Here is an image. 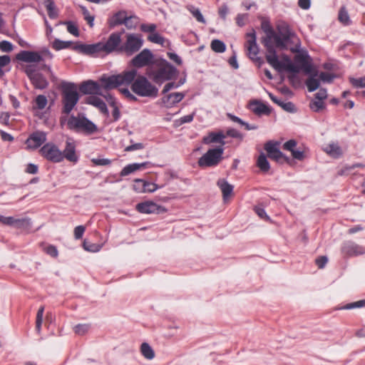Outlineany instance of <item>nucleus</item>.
<instances>
[{
    "instance_id": "obj_26",
    "label": "nucleus",
    "mask_w": 365,
    "mask_h": 365,
    "mask_svg": "<svg viewBox=\"0 0 365 365\" xmlns=\"http://www.w3.org/2000/svg\"><path fill=\"white\" fill-rule=\"evenodd\" d=\"M250 106L252 112L256 115H269L270 113V109L269 107L259 100L251 101L250 102Z\"/></svg>"
},
{
    "instance_id": "obj_30",
    "label": "nucleus",
    "mask_w": 365,
    "mask_h": 365,
    "mask_svg": "<svg viewBox=\"0 0 365 365\" xmlns=\"http://www.w3.org/2000/svg\"><path fill=\"white\" fill-rule=\"evenodd\" d=\"M217 186L220 188L223 199L225 200L229 197L233 191V186L228 183V182L223 178H220L217 182Z\"/></svg>"
},
{
    "instance_id": "obj_9",
    "label": "nucleus",
    "mask_w": 365,
    "mask_h": 365,
    "mask_svg": "<svg viewBox=\"0 0 365 365\" xmlns=\"http://www.w3.org/2000/svg\"><path fill=\"white\" fill-rule=\"evenodd\" d=\"M24 71L35 88L43 90L48 87V81L42 73L36 71L35 66H26Z\"/></svg>"
},
{
    "instance_id": "obj_8",
    "label": "nucleus",
    "mask_w": 365,
    "mask_h": 365,
    "mask_svg": "<svg viewBox=\"0 0 365 365\" xmlns=\"http://www.w3.org/2000/svg\"><path fill=\"white\" fill-rule=\"evenodd\" d=\"M142 36L136 34L126 35L125 41L121 45L120 52L125 53L127 56H132L138 52L143 45Z\"/></svg>"
},
{
    "instance_id": "obj_1",
    "label": "nucleus",
    "mask_w": 365,
    "mask_h": 365,
    "mask_svg": "<svg viewBox=\"0 0 365 365\" xmlns=\"http://www.w3.org/2000/svg\"><path fill=\"white\" fill-rule=\"evenodd\" d=\"M137 71L132 69L117 75H103L100 78V82L106 90L131 84V90L136 95L151 98H157L159 93L158 87L153 84L146 76H139L135 79Z\"/></svg>"
},
{
    "instance_id": "obj_31",
    "label": "nucleus",
    "mask_w": 365,
    "mask_h": 365,
    "mask_svg": "<svg viewBox=\"0 0 365 365\" xmlns=\"http://www.w3.org/2000/svg\"><path fill=\"white\" fill-rule=\"evenodd\" d=\"M108 101V103H109L110 106L113 108V111H112L113 120L115 122L118 121L120 118V111L117 105L115 98L114 97H113L112 96L109 95Z\"/></svg>"
},
{
    "instance_id": "obj_29",
    "label": "nucleus",
    "mask_w": 365,
    "mask_h": 365,
    "mask_svg": "<svg viewBox=\"0 0 365 365\" xmlns=\"http://www.w3.org/2000/svg\"><path fill=\"white\" fill-rule=\"evenodd\" d=\"M135 182L142 185V189L138 188L136 185H134V189L138 192H153L158 188L156 184L146 182L142 179H136L135 180Z\"/></svg>"
},
{
    "instance_id": "obj_13",
    "label": "nucleus",
    "mask_w": 365,
    "mask_h": 365,
    "mask_svg": "<svg viewBox=\"0 0 365 365\" xmlns=\"http://www.w3.org/2000/svg\"><path fill=\"white\" fill-rule=\"evenodd\" d=\"M341 252L344 257H356L365 254V247L353 241H346L341 245Z\"/></svg>"
},
{
    "instance_id": "obj_42",
    "label": "nucleus",
    "mask_w": 365,
    "mask_h": 365,
    "mask_svg": "<svg viewBox=\"0 0 365 365\" xmlns=\"http://www.w3.org/2000/svg\"><path fill=\"white\" fill-rule=\"evenodd\" d=\"M187 9L192 14V16L196 19V20L200 23H205V20L201 14L199 9L194 7L193 6H188Z\"/></svg>"
},
{
    "instance_id": "obj_33",
    "label": "nucleus",
    "mask_w": 365,
    "mask_h": 365,
    "mask_svg": "<svg viewBox=\"0 0 365 365\" xmlns=\"http://www.w3.org/2000/svg\"><path fill=\"white\" fill-rule=\"evenodd\" d=\"M140 352L147 359H153L155 357V352L152 347L146 342H143L140 346Z\"/></svg>"
},
{
    "instance_id": "obj_28",
    "label": "nucleus",
    "mask_w": 365,
    "mask_h": 365,
    "mask_svg": "<svg viewBox=\"0 0 365 365\" xmlns=\"http://www.w3.org/2000/svg\"><path fill=\"white\" fill-rule=\"evenodd\" d=\"M150 164L149 162H144L142 163H132L125 166L120 173L121 177H124L134 173L140 169L146 168Z\"/></svg>"
},
{
    "instance_id": "obj_19",
    "label": "nucleus",
    "mask_w": 365,
    "mask_h": 365,
    "mask_svg": "<svg viewBox=\"0 0 365 365\" xmlns=\"http://www.w3.org/2000/svg\"><path fill=\"white\" fill-rule=\"evenodd\" d=\"M101 88L99 83L92 80L83 81L79 86L80 92L85 95H101Z\"/></svg>"
},
{
    "instance_id": "obj_40",
    "label": "nucleus",
    "mask_w": 365,
    "mask_h": 365,
    "mask_svg": "<svg viewBox=\"0 0 365 365\" xmlns=\"http://www.w3.org/2000/svg\"><path fill=\"white\" fill-rule=\"evenodd\" d=\"M325 151L334 158H339L341 154L340 147L334 143L328 145Z\"/></svg>"
},
{
    "instance_id": "obj_4",
    "label": "nucleus",
    "mask_w": 365,
    "mask_h": 365,
    "mask_svg": "<svg viewBox=\"0 0 365 365\" xmlns=\"http://www.w3.org/2000/svg\"><path fill=\"white\" fill-rule=\"evenodd\" d=\"M62 91V113L68 115L79 101V95L75 83L63 81L61 85Z\"/></svg>"
},
{
    "instance_id": "obj_2",
    "label": "nucleus",
    "mask_w": 365,
    "mask_h": 365,
    "mask_svg": "<svg viewBox=\"0 0 365 365\" xmlns=\"http://www.w3.org/2000/svg\"><path fill=\"white\" fill-rule=\"evenodd\" d=\"M261 27L266 34L265 36L262 38L261 42L267 51L266 60L267 63L278 71L284 70L299 73V68L294 65L287 56L284 58V61H279L275 46L272 41H277L279 43H281V41H279V38L277 36V33L274 31L269 21H262Z\"/></svg>"
},
{
    "instance_id": "obj_18",
    "label": "nucleus",
    "mask_w": 365,
    "mask_h": 365,
    "mask_svg": "<svg viewBox=\"0 0 365 365\" xmlns=\"http://www.w3.org/2000/svg\"><path fill=\"white\" fill-rule=\"evenodd\" d=\"M297 143L295 140L291 139L287 140L283 144V149L288 150L292 153V156L294 159L297 160H303L306 158L304 150L297 148Z\"/></svg>"
},
{
    "instance_id": "obj_61",
    "label": "nucleus",
    "mask_w": 365,
    "mask_h": 365,
    "mask_svg": "<svg viewBox=\"0 0 365 365\" xmlns=\"http://www.w3.org/2000/svg\"><path fill=\"white\" fill-rule=\"evenodd\" d=\"M156 28H157V26L154 24H142L140 25L141 31L145 32V33L153 34L156 30Z\"/></svg>"
},
{
    "instance_id": "obj_62",
    "label": "nucleus",
    "mask_w": 365,
    "mask_h": 365,
    "mask_svg": "<svg viewBox=\"0 0 365 365\" xmlns=\"http://www.w3.org/2000/svg\"><path fill=\"white\" fill-rule=\"evenodd\" d=\"M334 77V75L327 72H321L319 73V79L324 83H331Z\"/></svg>"
},
{
    "instance_id": "obj_48",
    "label": "nucleus",
    "mask_w": 365,
    "mask_h": 365,
    "mask_svg": "<svg viewBox=\"0 0 365 365\" xmlns=\"http://www.w3.org/2000/svg\"><path fill=\"white\" fill-rule=\"evenodd\" d=\"M11 62V58L8 55L0 56V78H2L5 73L3 68L9 65Z\"/></svg>"
},
{
    "instance_id": "obj_7",
    "label": "nucleus",
    "mask_w": 365,
    "mask_h": 365,
    "mask_svg": "<svg viewBox=\"0 0 365 365\" xmlns=\"http://www.w3.org/2000/svg\"><path fill=\"white\" fill-rule=\"evenodd\" d=\"M278 33L277 36L279 38L281 43L274 41L275 46L284 50L287 48V45L292 43V38L295 37V34L291 29L289 24L284 21L279 22L277 26Z\"/></svg>"
},
{
    "instance_id": "obj_41",
    "label": "nucleus",
    "mask_w": 365,
    "mask_h": 365,
    "mask_svg": "<svg viewBox=\"0 0 365 365\" xmlns=\"http://www.w3.org/2000/svg\"><path fill=\"white\" fill-rule=\"evenodd\" d=\"M139 18L135 15L127 16V20L125 21L123 25L128 29H135L138 23Z\"/></svg>"
},
{
    "instance_id": "obj_20",
    "label": "nucleus",
    "mask_w": 365,
    "mask_h": 365,
    "mask_svg": "<svg viewBox=\"0 0 365 365\" xmlns=\"http://www.w3.org/2000/svg\"><path fill=\"white\" fill-rule=\"evenodd\" d=\"M18 61L26 63H40L43 61L42 56L36 51H21L16 54Z\"/></svg>"
},
{
    "instance_id": "obj_53",
    "label": "nucleus",
    "mask_w": 365,
    "mask_h": 365,
    "mask_svg": "<svg viewBox=\"0 0 365 365\" xmlns=\"http://www.w3.org/2000/svg\"><path fill=\"white\" fill-rule=\"evenodd\" d=\"M119 91L129 101L135 102L138 101V98L131 93L128 88H120Z\"/></svg>"
},
{
    "instance_id": "obj_44",
    "label": "nucleus",
    "mask_w": 365,
    "mask_h": 365,
    "mask_svg": "<svg viewBox=\"0 0 365 365\" xmlns=\"http://www.w3.org/2000/svg\"><path fill=\"white\" fill-rule=\"evenodd\" d=\"M63 24L66 25L68 32L74 36H79L80 34L78 28L73 22L68 21L63 22Z\"/></svg>"
},
{
    "instance_id": "obj_27",
    "label": "nucleus",
    "mask_w": 365,
    "mask_h": 365,
    "mask_svg": "<svg viewBox=\"0 0 365 365\" xmlns=\"http://www.w3.org/2000/svg\"><path fill=\"white\" fill-rule=\"evenodd\" d=\"M62 153L63 159L66 158L70 162L76 163L78 160L76 153V145L72 142L66 141V148Z\"/></svg>"
},
{
    "instance_id": "obj_55",
    "label": "nucleus",
    "mask_w": 365,
    "mask_h": 365,
    "mask_svg": "<svg viewBox=\"0 0 365 365\" xmlns=\"http://www.w3.org/2000/svg\"><path fill=\"white\" fill-rule=\"evenodd\" d=\"M365 307V299L359 300L355 302L349 303L345 305L342 309H351L354 308H361Z\"/></svg>"
},
{
    "instance_id": "obj_47",
    "label": "nucleus",
    "mask_w": 365,
    "mask_h": 365,
    "mask_svg": "<svg viewBox=\"0 0 365 365\" xmlns=\"http://www.w3.org/2000/svg\"><path fill=\"white\" fill-rule=\"evenodd\" d=\"M43 312H44V307H41L37 312L36 320V329L38 332H40V331H41V324L43 322Z\"/></svg>"
},
{
    "instance_id": "obj_39",
    "label": "nucleus",
    "mask_w": 365,
    "mask_h": 365,
    "mask_svg": "<svg viewBox=\"0 0 365 365\" xmlns=\"http://www.w3.org/2000/svg\"><path fill=\"white\" fill-rule=\"evenodd\" d=\"M339 21L345 26H349L351 24L349 15L346 10L345 7H341L339 11Z\"/></svg>"
},
{
    "instance_id": "obj_3",
    "label": "nucleus",
    "mask_w": 365,
    "mask_h": 365,
    "mask_svg": "<svg viewBox=\"0 0 365 365\" xmlns=\"http://www.w3.org/2000/svg\"><path fill=\"white\" fill-rule=\"evenodd\" d=\"M177 68L163 58L155 59L153 65L146 68L148 78L157 85L174 79L178 75Z\"/></svg>"
},
{
    "instance_id": "obj_25",
    "label": "nucleus",
    "mask_w": 365,
    "mask_h": 365,
    "mask_svg": "<svg viewBox=\"0 0 365 365\" xmlns=\"http://www.w3.org/2000/svg\"><path fill=\"white\" fill-rule=\"evenodd\" d=\"M268 96L269 98L274 102V103L279 106L281 108H283L285 111H287L289 113H295L297 112V108L295 105L292 102H284L281 99L278 98L277 96H275L273 93L270 92H267Z\"/></svg>"
},
{
    "instance_id": "obj_63",
    "label": "nucleus",
    "mask_w": 365,
    "mask_h": 365,
    "mask_svg": "<svg viewBox=\"0 0 365 365\" xmlns=\"http://www.w3.org/2000/svg\"><path fill=\"white\" fill-rule=\"evenodd\" d=\"M225 135L226 136H230V137H232L234 138L242 139L243 138L242 134L235 128L228 129L226 132V134H225Z\"/></svg>"
},
{
    "instance_id": "obj_15",
    "label": "nucleus",
    "mask_w": 365,
    "mask_h": 365,
    "mask_svg": "<svg viewBox=\"0 0 365 365\" xmlns=\"http://www.w3.org/2000/svg\"><path fill=\"white\" fill-rule=\"evenodd\" d=\"M72 49L80 53L90 56L100 52H103L101 48V42H98L97 43L93 44H84L77 43L72 47Z\"/></svg>"
},
{
    "instance_id": "obj_50",
    "label": "nucleus",
    "mask_w": 365,
    "mask_h": 365,
    "mask_svg": "<svg viewBox=\"0 0 365 365\" xmlns=\"http://www.w3.org/2000/svg\"><path fill=\"white\" fill-rule=\"evenodd\" d=\"M82 10V14L83 15L84 19L88 22L89 26L92 27L93 26L94 21V16L91 15L88 10L85 6H81Z\"/></svg>"
},
{
    "instance_id": "obj_45",
    "label": "nucleus",
    "mask_w": 365,
    "mask_h": 365,
    "mask_svg": "<svg viewBox=\"0 0 365 365\" xmlns=\"http://www.w3.org/2000/svg\"><path fill=\"white\" fill-rule=\"evenodd\" d=\"M90 325L88 324H78L73 327L74 332L78 335H84L88 331Z\"/></svg>"
},
{
    "instance_id": "obj_37",
    "label": "nucleus",
    "mask_w": 365,
    "mask_h": 365,
    "mask_svg": "<svg viewBox=\"0 0 365 365\" xmlns=\"http://www.w3.org/2000/svg\"><path fill=\"white\" fill-rule=\"evenodd\" d=\"M305 84L307 87L309 92H313L319 88L320 86V80L314 77H309L306 81Z\"/></svg>"
},
{
    "instance_id": "obj_14",
    "label": "nucleus",
    "mask_w": 365,
    "mask_h": 365,
    "mask_svg": "<svg viewBox=\"0 0 365 365\" xmlns=\"http://www.w3.org/2000/svg\"><path fill=\"white\" fill-rule=\"evenodd\" d=\"M248 37L247 43V51L248 56L251 60L253 61L259 62L260 61V58L257 56L259 53V47L257 44V37L256 34L254 30L252 32L248 33L247 34Z\"/></svg>"
},
{
    "instance_id": "obj_12",
    "label": "nucleus",
    "mask_w": 365,
    "mask_h": 365,
    "mask_svg": "<svg viewBox=\"0 0 365 365\" xmlns=\"http://www.w3.org/2000/svg\"><path fill=\"white\" fill-rule=\"evenodd\" d=\"M121 43V34L118 32L112 33L106 43L101 42L103 52L110 53L113 51H120Z\"/></svg>"
},
{
    "instance_id": "obj_5",
    "label": "nucleus",
    "mask_w": 365,
    "mask_h": 365,
    "mask_svg": "<svg viewBox=\"0 0 365 365\" xmlns=\"http://www.w3.org/2000/svg\"><path fill=\"white\" fill-rule=\"evenodd\" d=\"M68 128L89 135L97 132V125L84 115H71L67 122Z\"/></svg>"
},
{
    "instance_id": "obj_34",
    "label": "nucleus",
    "mask_w": 365,
    "mask_h": 365,
    "mask_svg": "<svg viewBox=\"0 0 365 365\" xmlns=\"http://www.w3.org/2000/svg\"><path fill=\"white\" fill-rule=\"evenodd\" d=\"M269 158L279 163H287L289 164L292 161L291 159L286 156L282 152H281L279 149L275 151L274 153L270 155Z\"/></svg>"
},
{
    "instance_id": "obj_46",
    "label": "nucleus",
    "mask_w": 365,
    "mask_h": 365,
    "mask_svg": "<svg viewBox=\"0 0 365 365\" xmlns=\"http://www.w3.org/2000/svg\"><path fill=\"white\" fill-rule=\"evenodd\" d=\"M148 40L152 43H158L162 46L163 45L165 41V38L159 34L155 32L150 34L148 36Z\"/></svg>"
},
{
    "instance_id": "obj_51",
    "label": "nucleus",
    "mask_w": 365,
    "mask_h": 365,
    "mask_svg": "<svg viewBox=\"0 0 365 365\" xmlns=\"http://www.w3.org/2000/svg\"><path fill=\"white\" fill-rule=\"evenodd\" d=\"M36 104L38 109L42 110L43 109L48 103L47 98L44 95H38L36 98Z\"/></svg>"
},
{
    "instance_id": "obj_10",
    "label": "nucleus",
    "mask_w": 365,
    "mask_h": 365,
    "mask_svg": "<svg viewBox=\"0 0 365 365\" xmlns=\"http://www.w3.org/2000/svg\"><path fill=\"white\" fill-rule=\"evenodd\" d=\"M41 156L52 163H61L63 160V155L53 143L44 144L39 150Z\"/></svg>"
},
{
    "instance_id": "obj_58",
    "label": "nucleus",
    "mask_w": 365,
    "mask_h": 365,
    "mask_svg": "<svg viewBox=\"0 0 365 365\" xmlns=\"http://www.w3.org/2000/svg\"><path fill=\"white\" fill-rule=\"evenodd\" d=\"M309 58L310 56L307 53H299L294 56V61L299 65L300 67L305 61L309 59Z\"/></svg>"
},
{
    "instance_id": "obj_38",
    "label": "nucleus",
    "mask_w": 365,
    "mask_h": 365,
    "mask_svg": "<svg viewBox=\"0 0 365 365\" xmlns=\"http://www.w3.org/2000/svg\"><path fill=\"white\" fill-rule=\"evenodd\" d=\"M210 47L212 50L216 53H223L226 49L225 43L219 39L212 40Z\"/></svg>"
},
{
    "instance_id": "obj_17",
    "label": "nucleus",
    "mask_w": 365,
    "mask_h": 365,
    "mask_svg": "<svg viewBox=\"0 0 365 365\" xmlns=\"http://www.w3.org/2000/svg\"><path fill=\"white\" fill-rule=\"evenodd\" d=\"M136 210L143 214L162 213L166 211V209L151 201H145L137 204Z\"/></svg>"
},
{
    "instance_id": "obj_43",
    "label": "nucleus",
    "mask_w": 365,
    "mask_h": 365,
    "mask_svg": "<svg viewBox=\"0 0 365 365\" xmlns=\"http://www.w3.org/2000/svg\"><path fill=\"white\" fill-rule=\"evenodd\" d=\"M309 107L313 111L319 113L325 108V104L324 101L315 99L310 102Z\"/></svg>"
},
{
    "instance_id": "obj_23",
    "label": "nucleus",
    "mask_w": 365,
    "mask_h": 365,
    "mask_svg": "<svg viewBox=\"0 0 365 365\" xmlns=\"http://www.w3.org/2000/svg\"><path fill=\"white\" fill-rule=\"evenodd\" d=\"M86 103L92 105L97 108L103 114L108 115L109 112L106 103L99 97L90 96L86 99Z\"/></svg>"
},
{
    "instance_id": "obj_59",
    "label": "nucleus",
    "mask_w": 365,
    "mask_h": 365,
    "mask_svg": "<svg viewBox=\"0 0 365 365\" xmlns=\"http://www.w3.org/2000/svg\"><path fill=\"white\" fill-rule=\"evenodd\" d=\"M91 162L94 165L107 166L111 164V160L108 158H92Z\"/></svg>"
},
{
    "instance_id": "obj_52",
    "label": "nucleus",
    "mask_w": 365,
    "mask_h": 365,
    "mask_svg": "<svg viewBox=\"0 0 365 365\" xmlns=\"http://www.w3.org/2000/svg\"><path fill=\"white\" fill-rule=\"evenodd\" d=\"M264 149L267 152L268 156L274 153L275 151L278 150L277 143H274L272 141H268L264 145Z\"/></svg>"
},
{
    "instance_id": "obj_11",
    "label": "nucleus",
    "mask_w": 365,
    "mask_h": 365,
    "mask_svg": "<svg viewBox=\"0 0 365 365\" xmlns=\"http://www.w3.org/2000/svg\"><path fill=\"white\" fill-rule=\"evenodd\" d=\"M154 55L148 48H144L137 54L132 60L131 64L135 68L149 67L155 62Z\"/></svg>"
},
{
    "instance_id": "obj_35",
    "label": "nucleus",
    "mask_w": 365,
    "mask_h": 365,
    "mask_svg": "<svg viewBox=\"0 0 365 365\" xmlns=\"http://www.w3.org/2000/svg\"><path fill=\"white\" fill-rule=\"evenodd\" d=\"M31 225V220L29 218H15L14 220L13 227L18 229H27Z\"/></svg>"
},
{
    "instance_id": "obj_32",
    "label": "nucleus",
    "mask_w": 365,
    "mask_h": 365,
    "mask_svg": "<svg viewBox=\"0 0 365 365\" xmlns=\"http://www.w3.org/2000/svg\"><path fill=\"white\" fill-rule=\"evenodd\" d=\"M257 165L263 173H267L269 171L270 168L269 163L263 153L259 155L257 160Z\"/></svg>"
},
{
    "instance_id": "obj_49",
    "label": "nucleus",
    "mask_w": 365,
    "mask_h": 365,
    "mask_svg": "<svg viewBox=\"0 0 365 365\" xmlns=\"http://www.w3.org/2000/svg\"><path fill=\"white\" fill-rule=\"evenodd\" d=\"M349 82L355 88H365V77L359 78L350 77Z\"/></svg>"
},
{
    "instance_id": "obj_60",
    "label": "nucleus",
    "mask_w": 365,
    "mask_h": 365,
    "mask_svg": "<svg viewBox=\"0 0 365 365\" xmlns=\"http://www.w3.org/2000/svg\"><path fill=\"white\" fill-rule=\"evenodd\" d=\"M195 116V113H192L191 114L184 115L176 120V123L178 125H181L184 123H190L193 120Z\"/></svg>"
},
{
    "instance_id": "obj_64",
    "label": "nucleus",
    "mask_w": 365,
    "mask_h": 365,
    "mask_svg": "<svg viewBox=\"0 0 365 365\" xmlns=\"http://www.w3.org/2000/svg\"><path fill=\"white\" fill-rule=\"evenodd\" d=\"M85 227L83 225H78L74 229V237L76 240H80L82 238L83 233L85 232Z\"/></svg>"
},
{
    "instance_id": "obj_6",
    "label": "nucleus",
    "mask_w": 365,
    "mask_h": 365,
    "mask_svg": "<svg viewBox=\"0 0 365 365\" xmlns=\"http://www.w3.org/2000/svg\"><path fill=\"white\" fill-rule=\"evenodd\" d=\"M224 148L218 146L209 149L198 160V165L201 168H211L217 166L222 160Z\"/></svg>"
},
{
    "instance_id": "obj_21",
    "label": "nucleus",
    "mask_w": 365,
    "mask_h": 365,
    "mask_svg": "<svg viewBox=\"0 0 365 365\" xmlns=\"http://www.w3.org/2000/svg\"><path fill=\"white\" fill-rule=\"evenodd\" d=\"M225 138L226 135L222 130L219 132H210L206 136L203 137L202 143L205 145L220 143V146L222 147L225 144Z\"/></svg>"
},
{
    "instance_id": "obj_16",
    "label": "nucleus",
    "mask_w": 365,
    "mask_h": 365,
    "mask_svg": "<svg viewBox=\"0 0 365 365\" xmlns=\"http://www.w3.org/2000/svg\"><path fill=\"white\" fill-rule=\"evenodd\" d=\"M46 140V134L43 131H35L32 133L26 140V145L29 149H36Z\"/></svg>"
},
{
    "instance_id": "obj_36",
    "label": "nucleus",
    "mask_w": 365,
    "mask_h": 365,
    "mask_svg": "<svg viewBox=\"0 0 365 365\" xmlns=\"http://www.w3.org/2000/svg\"><path fill=\"white\" fill-rule=\"evenodd\" d=\"M73 42L71 41H62L58 38H56L53 43L52 47L56 51H60L62 49L68 48L72 45Z\"/></svg>"
},
{
    "instance_id": "obj_22",
    "label": "nucleus",
    "mask_w": 365,
    "mask_h": 365,
    "mask_svg": "<svg viewBox=\"0 0 365 365\" xmlns=\"http://www.w3.org/2000/svg\"><path fill=\"white\" fill-rule=\"evenodd\" d=\"M184 97L185 94L183 93L175 92L165 96L161 98V101L167 108H171L180 102Z\"/></svg>"
},
{
    "instance_id": "obj_24",
    "label": "nucleus",
    "mask_w": 365,
    "mask_h": 365,
    "mask_svg": "<svg viewBox=\"0 0 365 365\" xmlns=\"http://www.w3.org/2000/svg\"><path fill=\"white\" fill-rule=\"evenodd\" d=\"M127 11L125 10H120L115 13L108 19V24L110 28H114L118 25H123L127 20Z\"/></svg>"
},
{
    "instance_id": "obj_54",
    "label": "nucleus",
    "mask_w": 365,
    "mask_h": 365,
    "mask_svg": "<svg viewBox=\"0 0 365 365\" xmlns=\"http://www.w3.org/2000/svg\"><path fill=\"white\" fill-rule=\"evenodd\" d=\"M295 66L296 65L294 64ZM313 66V64H312V60L311 58V57L309 58V59H308L307 61H305V63H304L300 67L297 66V67L299 68V71H300V69H302L305 73H312V67Z\"/></svg>"
},
{
    "instance_id": "obj_56",
    "label": "nucleus",
    "mask_w": 365,
    "mask_h": 365,
    "mask_svg": "<svg viewBox=\"0 0 365 365\" xmlns=\"http://www.w3.org/2000/svg\"><path fill=\"white\" fill-rule=\"evenodd\" d=\"M54 6V3L52 0H47L46 1V7L48 11V15L51 19H54L56 16V14L53 12Z\"/></svg>"
},
{
    "instance_id": "obj_57",
    "label": "nucleus",
    "mask_w": 365,
    "mask_h": 365,
    "mask_svg": "<svg viewBox=\"0 0 365 365\" xmlns=\"http://www.w3.org/2000/svg\"><path fill=\"white\" fill-rule=\"evenodd\" d=\"M14 48L13 44L8 41H0V50L3 52H11Z\"/></svg>"
}]
</instances>
